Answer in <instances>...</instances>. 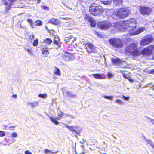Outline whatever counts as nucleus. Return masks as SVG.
<instances>
[{"label": "nucleus", "instance_id": "obj_1", "mask_svg": "<svg viewBox=\"0 0 154 154\" xmlns=\"http://www.w3.org/2000/svg\"><path fill=\"white\" fill-rule=\"evenodd\" d=\"M153 50L154 44L149 45L141 51L138 47L137 44L136 43H133L125 47V53L128 56L136 57L139 56L142 54L144 56H149L152 54Z\"/></svg>", "mask_w": 154, "mask_h": 154}, {"label": "nucleus", "instance_id": "obj_2", "mask_svg": "<svg viewBox=\"0 0 154 154\" xmlns=\"http://www.w3.org/2000/svg\"><path fill=\"white\" fill-rule=\"evenodd\" d=\"M115 26L118 29H124L128 30V34L132 35V33L136 29L137 23L134 18H131L129 20L121 21L115 23Z\"/></svg>", "mask_w": 154, "mask_h": 154}, {"label": "nucleus", "instance_id": "obj_3", "mask_svg": "<svg viewBox=\"0 0 154 154\" xmlns=\"http://www.w3.org/2000/svg\"><path fill=\"white\" fill-rule=\"evenodd\" d=\"M92 3L90 6L89 9L90 13L94 16H100L104 11V9L100 6H95Z\"/></svg>", "mask_w": 154, "mask_h": 154}, {"label": "nucleus", "instance_id": "obj_4", "mask_svg": "<svg viewBox=\"0 0 154 154\" xmlns=\"http://www.w3.org/2000/svg\"><path fill=\"white\" fill-rule=\"evenodd\" d=\"M131 14L130 10L125 7L118 8L115 12L116 16L119 19H125Z\"/></svg>", "mask_w": 154, "mask_h": 154}, {"label": "nucleus", "instance_id": "obj_5", "mask_svg": "<svg viewBox=\"0 0 154 154\" xmlns=\"http://www.w3.org/2000/svg\"><path fill=\"white\" fill-rule=\"evenodd\" d=\"M111 26V22L107 20L99 21L97 24V27L103 30H107L110 28Z\"/></svg>", "mask_w": 154, "mask_h": 154}, {"label": "nucleus", "instance_id": "obj_6", "mask_svg": "<svg viewBox=\"0 0 154 154\" xmlns=\"http://www.w3.org/2000/svg\"><path fill=\"white\" fill-rule=\"evenodd\" d=\"M154 39L151 34H148L144 36L140 41V45L142 46H145L153 42Z\"/></svg>", "mask_w": 154, "mask_h": 154}, {"label": "nucleus", "instance_id": "obj_7", "mask_svg": "<svg viewBox=\"0 0 154 154\" xmlns=\"http://www.w3.org/2000/svg\"><path fill=\"white\" fill-rule=\"evenodd\" d=\"M109 43L115 48H122L123 46L122 41L116 38H111L109 40Z\"/></svg>", "mask_w": 154, "mask_h": 154}, {"label": "nucleus", "instance_id": "obj_8", "mask_svg": "<svg viewBox=\"0 0 154 154\" xmlns=\"http://www.w3.org/2000/svg\"><path fill=\"white\" fill-rule=\"evenodd\" d=\"M17 0H1L2 5L5 6V10L8 11L12 8V5Z\"/></svg>", "mask_w": 154, "mask_h": 154}, {"label": "nucleus", "instance_id": "obj_9", "mask_svg": "<svg viewBox=\"0 0 154 154\" xmlns=\"http://www.w3.org/2000/svg\"><path fill=\"white\" fill-rule=\"evenodd\" d=\"M140 13L143 15H149L151 13L152 9L149 7L140 6L139 7Z\"/></svg>", "mask_w": 154, "mask_h": 154}, {"label": "nucleus", "instance_id": "obj_10", "mask_svg": "<svg viewBox=\"0 0 154 154\" xmlns=\"http://www.w3.org/2000/svg\"><path fill=\"white\" fill-rule=\"evenodd\" d=\"M74 54H70L67 52H64L61 55V58L63 60L69 61L74 60L75 58Z\"/></svg>", "mask_w": 154, "mask_h": 154}, {"label": "nucleus", "instance_id": "obj_11", "mask_svg": "<svg viewBox=\"0 0 154 154\" xmlns=\"http://www.w3.org/2000/svg\"><path fill=\"white\" fill-rule=\"evenodd\" d=\"M86 45L87 46L86 49V51L89 54L92 53H97L96 50L94 46L90 42H86Z\"/></svg>", "mask_w": 154, "mask_h": 154}, {"label": "nucleus", "instance_id": "obj_12", "mask_svg": "<svg viewBox=\"0 0 154 154\" xmlns=\"http://www.w3.org/2000/svg\"><path fill=\"white\" fill-rule=\"evenodd\" d=\"M65 127L68 129L69 130L71 131L73 133H75V135H78L80 133V131L78 129V127L77 126H69L67 125H66Z\"/></svg>", "mask_w": 154, "mask_h": 154}, {"label": "nucleus", "instance_id": "obj_13", "mask_svg": "<svg viewBox=\"0 0 154 154\" xmlns=\"http://www.w3.org/2000/svg\"><path fill=\"white\" fill-rule=\"evenodd\" d=\"M64 113L61 111H60V113L57 114L58 117L55 119L54 118L52 117H50L49 118L51 121L52 122L56 125H58L59 124L58 122L56 119L59 120L60 117H62Z\"/></svg>", "mask_w": 154, "mask_h": 154}, {"label": "nucleus", "instance_id": "obj_14", "mask_svg": "<svg viewBox=\"0 0 154 154\" xmlns=\"http://www.w3.org/2000/svg\"><path fill=\"white\" fill-rule=\"evenodd\" d=\"M42 46L43 47H42L41 50L42 54L45 57H47L48 55L49 54V48L46 45H45L43 46L42 45Z\"/></svg>", "mask_w": 154, "mask_h": 154}, {"label": "nucleus", "instance_id": "obj_15", "mask_svg": "<svg viewBox=\"0 0 154 154\" xmlns=\"http://www.w3.org/2000/svg\"><path fill=\"white\" fill-rule=\"evenodd\" d=\"M145 30V28L144 27L140 28L137 30L135 29L134 30V32L132 33V34L131 35H138L144 31Z\"/></svg>", "mask_w": 154, "mask_h": 154}, {"label": "nucleus", "instance_id": "obj_16", "mask_svg": "<svg viewBox=\"0 0 154 154\" xmlns=\"http://www.w3.org/2000/svg\"><path fill=\"white\" fill-rule=\"evenodd\" d=\"M92 75L96 79H105V77L104 75L103 74L96 73L92 74Z\"/></svg>", "mask_w": 154, "mask_h": 154}, {"label": "nucleus", "instance_id": "obj_17", "mask_svg": "<svg viewBox=\"0 0 154 154\" xmlns=\"http://www.w3.org/2000/svg\"><path fill=\"white\" fill-rule=\"evenodd\" d=\"M65 39V41H66V42H65V43H67L68 42L70 41L73 42L76 40V38L75 37H73L72 35H70L68 37H66Z\"/></svg>", "mask_w": 154, "mask_h": 154}, {"label": "nucleus", "instance_id": "obj_18", "mask_svg": "<svg viewBox=\"0 0 154 154\" xmlns=\"http://www.w3.org/2000/svg\"><path fill=\"white\" fill-rule=\"evenodd\" d=\"M48 23L55 25H57L59 23L58 20L57 19L54 18L51 19Z\"/></svg>", "mask_w": 154, "mask_h": 154}, {"label": "nucleus", "instance_id": "obj_19", "mask_svg": "<svg viewBox=\"0 0 154 154\" xmlns=\"http://www.w3.org/2000/svg\"><path fill=\"white\" fill-rule=\"evenodd\" d=\"M111 61L113 64H118L121 63V60L119 58H111Z\"/></svg>", "mask_w": 154, "mask_h": 154}, {"label": "nucleus", "instance_id": "obj_20", "mask_svg": "<svg viewBox=\"0 0 154 154\" xmlns=\"http://www.w3.org/2000/svg\"><path fill=\"white\" fill-rule=\"evenodd\" d=\"M88 21L90 23V26L91 27H94L95 26V21L91 17H88Z\"/></svg>", "mask_w": 154, "mask_h": 154}, {"label": "nucleus", "instance_id": "obj_21", "mask_svg": "<svg viewBox=\"0 0 154 154\" xmlns=\"http://www.w3.org/2000/svg\"><path fill=\"white\" fill-rule=\"evenodd\" d=\"M60 40L59 39L58 36L56 38L55 37V39L53 40V44L54 45H56L58 48H60V45L59 42Z\"/></svg>", "mask_w": 154, "mask_h": 154}, {"label": "nucleus", "instance_id": "obj_22", "mask_svg": "<svg viewBox=\"0 0 154 154\" xmlns=\"http://www.w3.org/2000/svg\"><path fill=\"white\" fill-rule=\"evenodd\" d=\"M43 42L46 45H49L52 43V40L50 38H47L43 41Z\"/></svg>", "mask_w": 154, "mask_h": 154}, {"label": "nucleus", "instance_id": "obj_23", "mask_svg": "<svg viewBox=\"0 0 154 154\" xmlns=\"http://www.w3.org/2000/svg\"><path fill=\"white\" fill-rule=\"evenodd\" d=\"M100 1L104 5H108L111 3L112 0H100Z\"/></svg>", "mask_w": 154, "mask_h": 154}, {"label": "nucleus", "instance_id": "obj_24", "mask_svg": "<svg viewBox=\"0 0 154 154\" xmlns=\"http://www.w3.org/2000/svg\"><path fill=\"white\" fill-rule=\"evenodd\" d=\"M113 2L116 5L119 6L123 2V0H114Z\"/></svg>", "mask_w": 154, "mask_h": 154}, {"label": "nucleus", "instance_id": "obj_25", "mask_svg": "<svg viewBox=\"0 0 154 154\" xmlns=\"http://www.w3.org/2000/svg\"><path fill=\"white\" fill-rule=\"evenodd\" d=\"M55 70L54 72V73L58 76H60L61 75V72L59 69L57 67H55Z\"/></svg>", "mask_w": 154, "mask_h": 154}, {"label": "nucleus", "instance_id": "obj_26", "mask_svg": "<svg viewBox=\"0 0 154 154\" xmlns=\"http://www.w3.org/2000/svg\"><path fill=\"white\" fill-rule=\"evenodd\" d=\"M66 94L67 96L68 97H69L70 98H74L76 96L75 95V94H72L71 92L70 91H68L67 92Z\"/></svg>", "mask_w": 154, "mask_h": 154}, {"label": "nucleus", "instance_id": "obj_27", "mask_svg": "<svg viewBox=\"0 0 154 154\" xmlns=\"http://www.w3.org/2000/svg\"><path fill=\"white\" fill-rule=\"evenodd\" d=\"M57 152V151L52 152L51 150H49L47 149H45L44 151V153L45 154L51 153L53 154H55Z\"/></svg>", "mask_w": 154, "mask_h": 154}, {"label": "nucleus", "instance_id": "obj_28", "mask_svg": "<svg viewBox=\"0 0 154 154\" xmlns=\"http://www.w3.org/2000/svg\"><path fill=\"white\" fill-rule=\"evenodd\" d=\"M35 24L36 26H41L42 25V23L41 20H37L35 21Z\"/></svg>", "mask_w": 154, "mask_h": 154}, {"label": "nucleus", "instance_id": "obj_29", "mask_svg": "<svg viewBox=\"0 0 154 154\" xmlns=\"http://www.w3.org/2000/svg\"><path fill=\"white\" fill-rule=\"evenodd\" d=\"M38 39L37 38L35 39L32 43V45L34 46H36L38 45Z\"/></svg>", "mask_w": 154, "mask_h": 154}, {"label": "nucleus", "instance_id": "obj_30", "mask_svg": "<svg viewBox=\"0 0 154 154\" xmlns=\"http://www.w3.org/2000/svg\"><path fill=\"white\" fill-rule=\"evenodd\" d=\"M29 103L33 107H36L38 105V102L34 103Z\"/></svg>", "mask_w": 154, "mask_h": 154}, {"label": "nucleus", "instance_id": "obj_31", "mask_svg": "<svg viewBox=\"0 0 154 154\" xmlns=\"http://www.w3.org/2000/svg\"><path fill=\"white\" fill-rule=\"evenodd\" d=\"M104 97L106 99H109L111 100H112L113 99V96H104Z\"/></svg>", "mask_w": 154, "mask_h": 154}, {"label": "nucleus", "instance_id": "obj_32", "mask_svg": "<svg viewBox=\"0 0 154 154\" xmlns=\"http://www.w3.org/2000/svg\"><path fill=\"white\" fill-rule=\"evenodd\" d=\"M147 143L149 144L150 146L152 147V148L154 149V145L152 143V141H151L150 140H148L147 142Z\"/></svg>", "mask_w": 154, "mask_h": 154}, {"label": "nucleus", "instance_id": "obj_33", "mask_svg": "<svg viewBox=\"0 0 154 154\" xmlns=\"http://www.w3.org/2000/svg\"><path fill=\"white\" fill-rule=\"evenodd\" d=\"M27 21L30 24L31 26H33V23L31 19L28 18L27 19Z\"/></svg>", "mask_w": 154, "mask_h": 154}, {"label": "nucleus", "instance_id": "obj_34", "mask_svg": "<svg viewBox=\"0 0 154 154\" xmlns=\"http://www.w3.org/2000/svg\"><path fill=\"white\" fill-rule=\"evenodd\" d=\"M38 97L42 98H45L46 97L47 95L45 94H40L38 95Z\"/></svg>", "mask_w": 154, "mask_h": 154}, {"label": "nucleus", "instance_id": "obj_35", "mask_svg": "<svg viewBox=\"0 0 154 154\" xmlns=\"http://www.w3.org/2000/svg\"><path fill=\"white\" fill-rule=\"evenodd\" d=\"M95 33L96 35L99 38H102V35L100 34L98 32L96 31L95 32Z\"/></svg>", "mask_w": 154, "mask_h": 154}, {"label": "nucleus", "instance_id": "obj_36", "mask_svg": "<svg viewBox=\"0 0 154 154\" xmlns=\"http://www.w3.org/2000/svg\"><path fill=\"white\" fill-rule=\"evenodd\" d=\"M35 38V36L33 34L29 36V39L31 41H32Z\"/></svg>", "mask_w": 154, "mask_h": 154}, {"label": "nucleus", "instance_id": "obj_37", "mask_svg": "<svg viewBox=\"0 0 154 154\" xmlns=\"http://www.w3.org/2000/svg\"><path fill=\"white\" fill-rule=\"evenodd\" d=\"M5 135V133L4 131H0V137L4 136Z\"/></svg>", "mask_w": 154, "mask_h": 154}, {"label": "nucleus", "instance_id": "obj_38", "mask_svg": "<svg viewBox=\"0 0 154 154\" xmlns=\"http://www.w3.org/2000/svg\"><path fill=\"white\" fill-rule=\"evenodd\" d=\"M115 102L119 104H122L123 103V102L120 100L119 99H117L116 100Z\"/></svg>", "mask_w": 154, "mask_h": 154}, {"label": "nucleus", "instance_id": "obj_39", "mask_svg": "<svg viewBox=\"0 0 154 154\" xmlns=\"http://www.w3.org/2000/svg\"><path fill=\"white\" fill-rule=\"evenodd\" d=\"M107 76L109 78H111L113 77V75L112 74L109 72H108L107 73Z\"/></svg>", "mask_w": 154, "mask_h": 154}, {"label": "nucleus", "instance_id": "obj_40", "mask_svg": "<svg viewBox=\"0 0 154 154\" xmlns=\"http://www.w3.org/2000/svg\"><path fill=\"white\" fill-rule=\"evenodd\" d=\"M17 134L16 132H14L12 133L11 134L12 136L14 137L15 138L17 137Z\"/></svg>", "mask_w": 154, "mask_h": 154}, {"label": "nucleus", "instance_id": "obj_41", "mask_svg": "<svg viewBox=\"0 0 154 154\" xmlns=\"http://www.w3.org/2000/svg\"><path fill=\"white\" fill-rule=\"evenodd\" d=\"M148 73L149 74H154V69H152L149 71L148 72Z\"/></svg>", "mask_w": 154, "mask_h": 154}, {"label": "nucleus", "instance_id": "obj_42", "mask_svg": "<svg viewBox=\"0 0 154 154\" xmlns=\"http://www.w3.org/2000/svg\"><path fill=\"white\" fill-rule=\"evenodd\" d=\"M122 98L126 100H128L130 98V97L128 96L126 97L124 95H123Z\"/></svg>", "mask_w": 154, "mask_h": 154}, {"label": "nucleus", "instance_id": "obj_43", "mask_svg": "<svg viewBox=\"0 0 154 154\" xmlns=\"http://www.w3.org/2000/svg\"><path fill=\"white\" fill-rule=\"evenodd\" d=\"M25 154H32V152L28 150L25 151Z\"/></svg>", "mask_w": 154, "mask_h": 154}, {"label": "nucleus", "instance_id": "obj_44", "mask_svg": "<svg viewBox=\"0 0 154 154\" xmlns=\"http://www.w3.org/2000/svg\"><path fill=\"white\" fill-rule=\"evenodd\" d=\"M26 50H27V51L30 54H32V51L31 49H26Z\"/></svg>", "mask_w": 154, "mask_h": 154}, {"label": "nucleus", "instance_id": "obj_45", "mask_svg": "<svg viewBox=\"0 0 154 154\" xmlns=\"http://www.w3.org/2000/svg\"><path fill=\"white\" fill-rule=\"evenodd\" d=\"M43 9H44V10L47 9V10H49V8L46 6H44L43 7Z\"/></svg>", "mask_w": 154, "mask_h": 154}, {"label": "nucleus", "instance_id": "obj_46", "mask_svg": "<svg viewBox=\"0 0 154 154\" xmlns=\"http://www.w3.org/2000/svg\"><path fill=\"white\" fill-rule=\"evenodd\" d=\"M127 79L130 82H132L133 81V80L129 76H128Z\"/></svg>", "mask_w": 154, "mask_h": 154}, {"label": "nucleus", "instance_id": "obj_47", "mask_svg": "<svg viewBox=\"0 0 154 154\" xmlns=\"http://www.w3.org/2000/svg\"><path fill=\"white\" fill-rule=\"evenodd\" d=\"M123 77L124 78H125L126 79H127V78H128V77L125 73L123 74Z\"/></svg>", "mask_w": 154, "mask_h": 154}, {"label": "nucleus", "instance_id": "obj_48", "mask_svg": "<svg viewBox=\"0 0 154 154\" xmlns=\"http://www.w3.org/2000/svg\"><path fill=\"white\" fill-rule=\"evenodd\" d=\"M12 97H14L15 98H16L17 97V95H16L13 94L12 96Z\"/></svg>", "mask_w": 154, "mask_h": 154}, {"label": "nucleus", "instance_id": "obj_49", "mask_svg": "<svg viewBox=\"0 0 154 154\" xmlns=\"http://www.w3.org/2000/svg\"><path fill=\"white\" fill-rule=\"evenodd\" d=\"M38 1V3H39L40 2V0H37Z\"/></svg>", "mask_w": 154, "mask_h": 154}, {"label": "nucleus", "instance_id": "obj_50", "mask_svg": "<svg viewBox=\"0 0 154 154\" xmlns=\"http://www.w3.org/2000/svg\"><path fill=\"white\" fill-rule=\"evenodd\" d=\"M151 121L152 122H153V121H154V119H152L151 120ZM153 124H154V122L153 123Z\"/></svg>", "mask_w": 154, "mask_h": 154}, {"label": "nucleus", "instance_id": "obj_51", "mask_svg": "<svg viewBox=\"0 0 154 154\" xmlns=\"http://www.w3.org/2000/svg\"><path fill=\"white\" fill-rule=\"evenodd\" d=\"M14 126H10V128H14Z\"/></svg>", "mask_w": 154, "mask_h": 154}, {"label": "nucleus", "instance_id": "obj_52", "mask_svg": "<svg viewBox=\"0 0 154 154\" xmlns=\"http://www.w3.org/2000/svg\"><path fill=\"white\" fill-rule=\"evenodd\" d=\"M63 4L64 5H65V6H66V5H65L64 3H63Z\"/></svg>", "mask_w": 154, "mask_h": 154}, {"label": "nucleus", "instance_id": "obj_53", "mask_svg": "<svg viewBox=\"0 0 154 154\" xmlns=\"http://www.w3.org/2000/svg\"><path fill=\"white\" fill-rule=\"evenodd\" d=\"M82 154H85L84 152H82Z\"/></svg>", "mask_w": 154, "mask_h": 154}, {"label": "nucleus", "instance_id": "obj_54", "mask_svg": "<svg viewBox=\"0 0 154 154\" xmlns=\"http://www.w3.org/2000/svg\"><path fill=\"white\" fill-rule=\"evenodd\" d=\"M153 90H154V88H153Z\"/></svg>", "mask_w": 154, "mask_h": 154}, {"label": "nucleus", "instance_id": "obj_55", "mask_svg": "<svg viewBox=\"0 0 154 154\" xmlns=\"http://www.w3.org/2000/svg\"><path fill=\"white\" fill-rule=\"evenodd\" d=\"M77 154L76 153V154Z\"/></svg>", "mask_w": 154, "mask_h": 154}]
</instances>
